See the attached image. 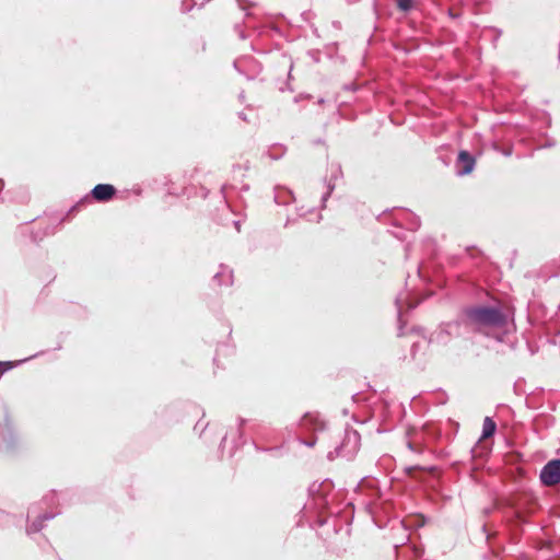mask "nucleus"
I'll return each instance as SVG.
<instances>
[{
	"label": "nucleus",
	"mask_w": 560,
	"mask_h": 560,
	"mask_svg": "<svg viewBox=\"0 0 560 560\" xmlns=\"http://www.w3.org/2000/svg\"><path fill=\"white\" fill-rule=\"evenodd\" d=\"M11 368V363L10 362H0V371H4V370H8Z\"/></svg>",
	"instance_id": "7"
},
{
	"label": "nucleus",
	"mask_w": 560,
	"mask_h": 560,
	"mask_svg": "<svg viewBox=\"0 0 560 560\" xmlns=\"http://www.w3.org/2000/svg\"><path fill=\"white\" fill-rule=\"evenodd\" d=\"M116 192L114 186L109 184H98L92 190V196L97 201H108Z\"/></svg>",
	"instance_id": "3"
},
{
	"label": "nucleus",
	"mask_w": 560,
	"mask_h": 560,
	"mask_svg": "<svg viewBox=\"0 0 560 560\" xmlns=\"http://www.w3.org/2000/svg\"><path fill=\"white\" fill-rule=\"evenodd\" d=\"M469 325L477 328L503 327L506 324V316L499 308L491 306H476L467 310Z\"/></svg>",
	"instance_id": "1"
},
{
	"label": "nucleus",
	"mask_w": 560,
	"mask_h": 560,
	"mask_svg": "<svg viewBox=\"0 0 560 560\" xmlns=\"http://www.w3.org/2000/svg\"><path fill=\"white\" fill-rule=\"evenodd\" d=\"M540 480L548 487L560 483V459H551L544 466L540 471Z\"/></svg>",
	"instance_id": "2"
},
{
	"label": "nucleus",
	"mask_w": 560,
	"mask_h": 560,
	"mask_svg": "<svg viewBox=\"0 0 560 560\" xmlns=\"http://www.w3.org/2000/svg\"><path fill=\"white\" fill-rule=\"evenodd\" d=\"M495 428H497L495 422L491 418L486 417L483 420L481 439H488V438L492 436L493 433L495 432Z\"/></svg>",
	"instance_id": "5"
},
{
	"label": "nucleus",
	"mask_w": 560,
	"mask_h": 560,
	"mask_svg": "<svg viewBox=\"0 0 560 560\" xmlns=\"http://www.w3.org/2000/svg\"><path fill=\"white\" fill-rule=\"evenodd\" d=\"M458 162L463 164L460 174L467 175L472 172L475 166V159L467 151L459 152Z\"/></svg>",
	"instance_id": "4"
},
{
	"label": "nucleus",
	"mask_w": 560,
	"mask_h": 560,
	"mask_svg": "<svg viewBox=\"0 0 560 560\" xmlns=\"http://www.w3.org/2000/svg\"><path fill=\"white\" fill-rule=\"evenodd\" d=\"M412 0H398V8L401 11H408L412 8Z\"/></svg>",
	"instance_id": "6"
}]
</instances>
